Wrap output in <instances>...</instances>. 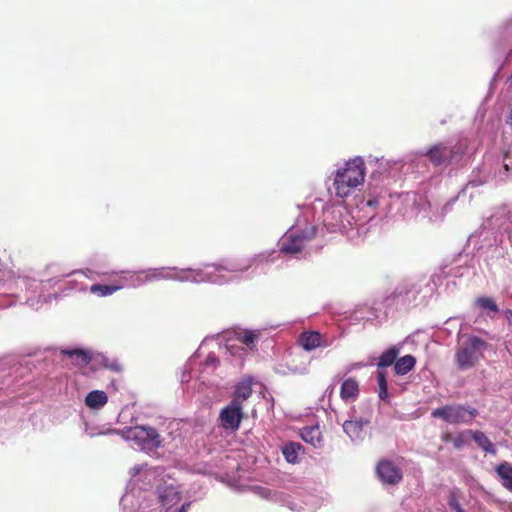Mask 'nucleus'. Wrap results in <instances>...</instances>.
<instances>
[{
  "label": "nucleus",
  "mask_w": 512,
  "mask_h": 512,
  "mask_svg": "<svg viewBox=\"0 0 512 512\" xmlns=\"http://www.w3.org/2000/svg\"><path fill=\"white\" fill-rule=\"evenodd\" d=\"M253 263L254 259H247L243 263L228 262L226 264H206L201 269H185L173 276L168 274L164 275L162 272H155L150 279L167 278L194 283L212 282L221 284L224 281L221 275L222 272H245Z\"/></svg>",
  "instance_id": "nucleus-1"
},
{
  "label": "nucleus",
  "mask_w": 512,
  "mask_h": 512,
  "mask_svg": "<svg viewBox=\"0 0 512 512\" xmlns=\"http://www.w3.org/2000/svg\"><path fill=\"white\" fill-rule=\"evenodd\" d=\"M365 163L362 158L356 157L339 168L334 176L333 186L335 195L339 198L349 196L355 188L364 183Z\"/></svg>",
  "instance_id": "nucleus-2"
},
{
  "label": "nucleus",
  "mask_w": 512,
  "mask_h": 512,
  "mask_svg": "<svg viewBox=\"0 0 512 512\" xmlns=\"http://www.w3.org/2000/svg\"><path fill=\"white\" fill-rule=\"evenodd\" d=\"M488 343L477 336H469L457 349L454 360L458 370L474 368L484 358Z\"/></svg>",
  "instance_id": "nucleus-3"
},
{
  "label": "nucleus",
  "mask_w": 512,
  "mask_h": 512,
  "mask_svg": "<svg viewBox=\"0 0 512 512\" xmlns=\"http://www.w3.org/2000/svg\"><path fill=\"white\" fill-rule=\"evenodd\" d=\"M123 439L133 441L140 449L145 451L156 450L162 446V438L157 430L151 426L125 427L115 430Z\"/></svg>",
  "instance_id": "nucleus-4"
},
{
  "label": "nucleus",
  "mask_w": 512,
  "mask_h": 512,
  "mask_svg": "<svg viewBox=\"0 0 512 512\" xmlns=\"http://www.w3.org/2000/svg\"><path fill=\"white\" fill-rule=\"evenodd\" d=\"M478 410L469 404H447L434 409L431 416L449 424H471L478 416Z\"/></svg>",
  "instance_id": "nucleus-5"
},
{
  "label": "nucleus",
  "mask_w": 512,
  "mask_h": 512,
  "mask_svg": "<svg viewBox=\"0 0 512 512\" xmlns=\"http://www.w3.org/2000/svg\"><path fill=\"white\" fill-rule=\"evenodd\" d=\"M464 153L465 146L460 142L453 146H448L440 142L432 145L424 153V156L427 157L433 166L437 167L460 161Z\"/></svg>",
  "instance_id": "nucleus-6"
},
{
  "label": "nucleus",
  "mask_w": 512,
  "mask_h": 512,
  "mask_svg": "<svg viewBox=\"0 0 512 512\" xmlns=\"http://www.w3.org/2000/svg\"><path fill=\"white\" fill-rule=\"evenodd\" d=\"M219 419L224 429L237 430L243 419V406L239 404L238 400H231L221 410Z\"/></svg>",
  "instance_id": "nucleus-7"
},
{
  "label": "nucleus",
  "mask_w": 512,
  "mask_h": 512,
  "mask_svg": "<svg viewBox=\"0 0 512 512\" xmlns=\"http://www.w3.org/2000/svg\"><path fill=\"white\" fill-rule=\"evenodd\" d=\"M376 474L378 478L388 485H396L402 481V470L392 461L383 459L376 466Z\"/></svg>",
  "instance_id": "nucleus-8"
},
{
  "label": "nucleus",
  "mask_w": 512,
  "mask_h": 512,
  "mask_svg": "<svg viewBox=\"0 0 512 512\" xmlns=\"http://www.w3.org/2000/svg\"><path fill=\"white\" fill-rule=\"evenodd\" d=\"M299 345L306 351L314 350L318 347L326 346L323 336L317 331L302 332L298 338Z\"/></svg>",
  "instance_id": "nucleus-9"
},
{
  "label": "nucleus",
  "mask_w": 512,
  "mask_h": 512,
  "mask_svg": "<svg viewBox=\"0 0 512 512\" xmlns=\"http://www.w3.org/2000/svg\"><path fill=\"white\" fill-rule=\"evenodd\" d=\"M304 248V237L301 235H289L283 238L280 252L289 255L300 253Z\"/></svg>",
  "instance_id": "nucleus-10"
},
{
  "label": "nucleus",
  "mask_w": 512,
  "mask_h": 512,
  "mask_svg": "<svg viewBox=\"0 0 512 512\" xmlns=\"http://www.w3.org/2000/svg\"><path fill=\"white\" fill-rule=\"evenodd\" d=\"M359 395L358 382L353 378L345 379L341 384L340 396L344 401H354Z\"/></svg>",
  "instance_id": "nucleus-11"
},
{
  "label": "nucleus",
  "mask_w": 512,
  "mask_h": 512,
  "mask_svg": "<svg viewBox=\"0 0 512 512\" xmlns=\"http://www.w3.org/2000/svg\"><path fill=\"white\" fill-rule=\"evenodd\" d=\"M108 402L107 394L102 390H93L85 397V405L90 409H100Z\"/></svg>",
  "instance_id": "nucleus-12"
},
{
  "label": "nucleus",
  "mask_w": 512,
  "mask_h": 512,
  "mask_svg": "<svg viewBox=\"0 0 512 512\" xmlns=\"http://www.w3.org/2000/svg\"><path fill=\"white\" fill-rule=\"evenodd\" d=\"M301 437L306 443L316 448L322 446L323 436L318 426L304 427L301 431Z\"/></svg>",
  "instance_id": "nucleus-13"
},
{
  "label": "nucleus",
  "mask_w": 512,
  "mask_h": 512,
  "mask_svg": "<svg viewBox=\"0 0 512 512\" xmlns=\"http://www.w3.org/2000/svg\"><path fill=\"white\" fill-rule=\"evenodd\" d=\"M180 500L179 492L172 486H166L159 491V501L162 506L170 508Z\"/></svg>",
  "instance_id": "nucleus-14"
},
{
  "label": "nucleus",
  "mask_w": 512,
  "mask_h": 512,
  "mask_svg": "<svg viewBox=\"0 0 512 512\" xmlns=\"http://www.w3.org/2000/svg\"><path fill=\"white\" fill-rule=\"evenodd\" d=\"M416 358L412 355H405L397 358L394 364V372L396 375L403 376L414 369Z\"/></svg>",
  "instance_id": "nucleus-15"
},
{
  "label": "nucleus",
  "mask_w": 512,
  "mask_h": 512,
  "mask_svg": "<svg viewBox=\"0 0 512 512\" xmlns=\"http://www.w3.org/2000/svg\"><path fill=\"white\" fill-rule=\"evenodd\" d=\"M476 444L486 453L495 454L496 450L493 443L482 431L467 430Z\"/></svg>",
  "instance_id": "nucleus-16"
},
{
  "label": "nucleus",
  "mask_w": 512,
  "mask_h": 512,
  "mask_svg": "<svg viewBox=\"0 0 512 512\" xmlns=\"http://www.w3.org/2000/svg\"><path fill=\"white\" fill-rule=\"evenodd\" d=\"M62 354L69 356L70 358L75 359V364L78 366H86L92 360V354L88 350L83 349H71V350H62Z\"/></svg>",
  "instance_id": "nucleus-17"
},
{
  "label": "nucleus",
  "mask_w": 512,
  "mask_h": 512,
  "mask_svg": "<svg viewBox=\"0 0 512 512\" xmlns=\"http://www.w3.org/2000/svg\"><path fill=\"white\" fill-rule=\"evenodd\" d=\"M496 473L502 479V485L509 491L512 490V465L508 462L500 463L496 467Z\"/></svg>",
  "instance_id": "nucleus-18"
},
{
  "label": "nucleus",
  "mask_w": 512,
  "mask_h": 512,
  "mask_svg": "<svg viewBox=\"0 0 512 512\" xmlns=\"http://www.w3.org/2000/svg\"><path fill=\"white\" fill-rule=\"evenodd\" d=\"M399 354V349L396 346H391L385 350L379 357L377 362L378 368L389 367L395 364Z\"/></svg>",
  "instance_id": "nucleus-19"
},
{
  "label": "nucleus",
  "mask_w": 512,
  "mask_h": 512,
  "mask_svg": "<svg viewBox=\"0 0 512 512\" xmlns=\"http://www.w3.org/2000/svg\"><path fill=\"white\" fill-rule=\"evenodd\" d=\"M364 422L359 420H347L343 424V430L351 439L361 438Z\"/></svg>",
  "instance_id": "nucleus-20"
},
{
  "label": "nucleus",
  "mask_w": 512,
  "mask_h": 512,
  "mask_svg": "<svg viewBox=\"0 0 512 512\" xmlns=\"http://www.w3.org/2000/svg\"><path fill=\"white\" fill-rule=\"evenodd\" d=\"M252 395V387L250 381H242L238 383L235 390V395L232 400H238L239 404L243 406V402Z\"/></svg>",
  "instance_id": "nucleus-21"
},
{
  "label": "nucleus",
  "mask_w": 512,
  "mask_h": 512,
  "mask_svg": "<svg viewBox=\"0 0 512 512\" xmlns=\"http://www.w3.org/2000/svg\"><path fill=\"white\" fill-rule=\"evenodd\" d=\"M467 431H462L457 433L456 435H453L449 432H445L441 435V439L443 442H452L454 448L460 449L462 448L466 442H467Z\"/></svg>",
  "instance_id": "nucleus-22"
},
{
  "label": "nucleus",
  "mask_w": 512,
  "mask_h": 512,
  "mask_svg": "<svg viewBox=\"0 0 512 512\" xmlns=\"http://www.w3.org/2000/svg\"><path fill=\"white\" fill-rule=\"evenodd\" d=\"M302 448L300 443L291 442L283 447V455L290 463H296L298 459V452Z\"/></svg>",
  "instance_id": "nucleus-23"
},
{
  "label": "nucleus",
  "mask_w": 512,
  "mask_h": 512,
  "mask_svg": "<svg viewBox=\"0 0 512 512\" xmlns=\"http://www.w3.org/2000/svg\"><path fill=\"white\" fill-rule=\"evenodd\" d=\"M121 286L117 285H105V284H93L90 287V291L93 294H98L102 297L109 296L119 290Z\"/></svg>",
  "instance_id": "nucleus-24"
},
{
  "label": "nucleus",
  "mask_w": 512,
  "mask_h": 512,
  "mask_svg": "<svg viewBox=\"0 0 512 512\" xmlns=\"http://www.w3.org/2000/svg\"><path fill=\"white\" fill-rule=\"evenodd\" d=\"M377 381H378V396L381 400L388 401L389 393H388V384L386 380V373L379 371L377 373Z\"/></svg>",
  "instance_id": "nucleus-25"
},
{
  "label": "nucleus",
  "mask_w": 512,
  "mask_h": 512,
  "mask_svg": "<svg viewBox=\"0 0 512 512\" xmlns=\"http://www.w3.org/2000/svg\"><path fill=\"white\" fill-rule=\"evenodd\" d=\"M238 339L250 350H253L256 347L258 334L255 331L246 330L242 335H239Z\"/></svg>",
  "instance_id": "nucleus-26"
},
{
  "label": "nucleus",
  "mask_w": 512,
  "mask_h": 512,
  "mask_svg": "<svg viewBox=\"0 0 512 512\" xmlns=\"http://www.w3.org/2000/svg\"><path fill=\"white\" fill-rule=\"evenodd\" d=\"M476 305L482 310H489L494 313H497L499 311L497 304L490 297L477 298Z\"/></svg>",
  "instance_id": "nucleus-27"
},
{
  "label": "nucleus",
  "mask_w": 512,
  "mask_h": 512,
  "mask_svg": "<svg viewBox=\"0 0 512 512\" xmlns=\"http://www.w3.org/2000/svg\"><path fill=\"white\" fill-rule=\"evenodd\" d=\"M100 363L107 369L112 371L119 372L121 370V365L116 361H109L105 356L100 355Z\"/></svg>",
  "instance_id": "nucleus-28"
},
{
  "label": "nucleus",
  "mask_w": 512,
  "mask_h": 512,
  "mask_svg": "<svg viewBox=\"0 0 512 512\" xmlns=\"http://www.w3.org/2000/svg\"><path fill=\"white\" fill-rule=\"evenodd\" d=\"M449 506L455 512H464L455 496L450 497Z\"/></svg>",
  "instance_id": "nucleus-29"
},
{
  "label": "nucleus",
  "mask_w": 512,
  "mask_h": 512,
  "mask_svg": "<svg viewBox=\"0 0 512 512\" xmlns=\"http://www.w3.org/2000/svg\"><path fill=\"white\" fill-rule=\"evenodd\" d=\"M189 507H190V503H189V502L184 503V504L180 507V509L178 510V512H187Z\"/></svg>",
  "instance_id": "nucleus-30"
},
{
  "label": "nucleus",
  "mask_w": 512,
  "mask_h": 512,
  "mask_svg": "<svg viewBox=\"0 0 512 512\" xmlns=\"http://www.w3.org/2000/svg\"><path fill=\"white\" fill-rule=\"evenodd\" d=\"M508 123L512 126V107H511L510 114L508 117Z\"/></svg>",
  "instance_id": "nucleus-31"
},
{
  "label": "nucleus",
  "mask_w": 512,
  "mask_h": 512,
  "mask_svg": "<svg viewBox=\"0 0 512 512\" xmlns=\"http://www.w3.org/2000/svg\"><path fill=\"white\" fill-rule=\"evenodd\" d=\"M304 370H306V368H305V367H302V368L299 370V372H303Z\"/></svg>",
  "instance_id": "nucleus-32"
},
{
  "label": "nucleus",
  "mask_w": 512,
  "mask_h": 512,
  "mask_svg": "<svg viewBox=\"0 0 512 512\" xmlns=\"http://www.w3.org/2000/svg\"><path fill=\"white\" fill-rule=\"evenodd\" d=\"M508 313H509L510 315H512V310H508Z\"/></svg>",
  "instance_id": "nucleus-33"
},
{
  "label": "nucleus",
  "mask_w": 512,
  "mask_h": 512,
  "mask_svg": "<svg viewBox=\"0 0 512 512\" xmlns=\"http://www.w3.org/2000/svg\"><path fill=\"white\" fill-rule=\"evenodd\" d=\"M511 492H512V489H511Z\"/></svg>",
  "instance_id": "nucleus-34"
}]
</instances>
